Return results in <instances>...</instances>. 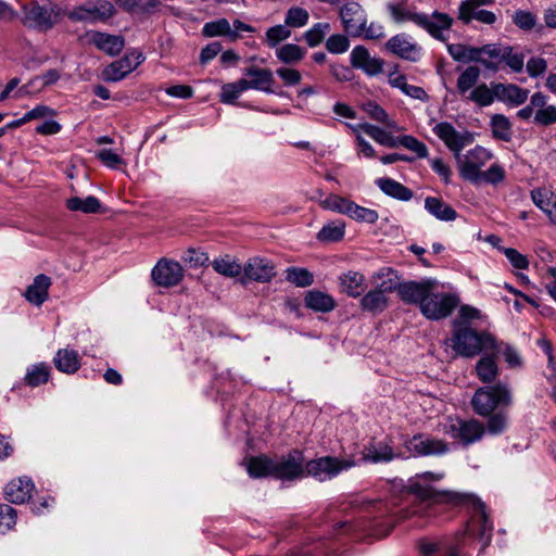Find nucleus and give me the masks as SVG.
Returning a JSON list of instances; mask_svg holds the SVG:
<instances>
[{
  "label": "nucleus",
  "mask_w": 556,
  "mask_h": 556,
  "mask_svg": "<svg viewBox=\"0 0 556 556\" xmlns=\"http://www.w3.org/2000/svg\"><path fill=\"white\" fill-rule=\"evenodd\" d=\"M443 473H434L426 471L420 475H416L414 479L409 480L408 490L415 494L418 498L430 504L438 505L447 503L451 505H468L475 510L476 517L472 521L470 531H476L473 527L478 525V535L481 540L485 539V543L490 541L491 532L493 529L492 522L485 513L484 504L471 494L457 493V492H437L432 486L426 482L428 480L438 481L443 478Z\"/></svg>",
  "instance_id": "1"
},
{
  "label": "nucleus",
  "mask_w": 556,
  "mask_h": 556,
  "mask_svg": "<svg viewBox=\"0 0 556 556\" xmlns=\"http://www.w3.org/2000/svg\"><path fill=\"white\" fill-rule=\"evenodd\" d=\"M387 9L395 23L402 24L412 22L425 29L434 39L442 42L448 40L447 34L454 22L448 14L434 11L432 14L428 15L416 12L414 9L401 3H389Z\"/></svg>",
  "instance_id": "2"
},
{
  "label": "nucleus",
  "mask_w": 556,
  "mask_h": 556,
  "mask_svg": "<svg viewBox=\"0 0 556 556\" xmlns=\"http://www.w3.org/2000/svg\"><path fill=\"white\" fill-rule=\"evenodd\" d=\"M454 330L451 338L446 340V344L451 346L455 353L463 357H475L480 353L493 351L500 354L501 348L495 338L489 332H478L467 325L454 321Z\"/></svg>",
  "instance_id": "3"
},
{
  "label": "nucleus",
  "mask_w": 556,
  "mask_h": 556,
  "mask_svg": "<svg viewBox=\"0 0 556 556\" xmlns=\"http://www.w3.org/2000/svg\"><path fill=\"white\" fill-rule=\"evenodd\" d=\"M471 404L478 415L490 416L497 407L511 404V393L505 383L479 388L472 396Z\"/></svg>",
  "instance_id": "4"
},
{
  "label": "nucleus",
  "mask_w": 556,
  "mask_h": 556,
  "mask_svg": "<svg viewBox=\"0 0 556 556\" xmlns=\"http://www.w3.org/2000/svg\"><path fill=\"white\" fill-rule=\"evenodd\" d=\"M522 121L532 119L533 124L546 127L556 123V106L548 103V99L542 92L531 96L530 102L517 112Z\"/></svg>",
  "instance_id": "5"
},
{
  "label": "nucleus",
  "mask_w": 556,
  "mask_h": 556,
  "mask_svg": "<svg viewBox=\"0 0 556 556\" xmlns=\"http://www.w3.org/2000/svg\"><path fill=\"white\" fill-rule=\"evenodd\" d=\"M22 10V24L42 31L51 29L58 23L60 16L59 9L51 3L40 5L37 2H30L24 4Z\"/></svg>",
  "instance_id": "6"
},
{
  "label": "nucleus",
  "mask_w": 556,
  "mask_h": 556,
  "mask_svg": "<svg viewBox=\"0 0 556 556\" xmlns=\"http://www.w3.org/2000/svg\"><path fill=\"white\" fill-rule=\"evenodd\" d=\"M460 176L470 182H480L481 167L492 157V154L481 146L467 151L465 154L458 152L455 156Z\"/></svg>",
  "instance_id": "7"
},
{
  "label": "nucleus",
  "mask_w": 556,
  "mask_h": 556,
  "mask_svg": "<svg viewBox=\"0 0 556 556\" xmlns=\"http://www.w3.org/2000/svg\"><path fill=\"white\" fill-rule=\"evenodd\" d=\"M458 305V298L451 293L434 292L430 289L426 299L421 303L420 312L432 320L446 318Z\"/></svg>",
  "instance_id": "8"
},
{
  "label": "nucleus",
  "mask_w": 556,
  "mask_h": 556,
  "mask_svg": "<svg viewBox=\"0 0 556 556\" xmlns=\"http://www.w3.org/2000/svg\"><path fill=\"white\" fill-rule=\"evenodd\" d=\"M353 466H355V463L351 459L323 456L307 462L305 464V472L307 476H312L318 481H326L337 477L340 472Z\"/></svg>",
  "instance_id": "9"
},
{
  "label": "nucleus",
  "mask_w": 556,
  "mask_h": 556,
  "mask_svg": "<svg viewBox=\"0 0 556 556\" xmlns=\"http://www.w3.org/2000/svg\"><path fill=\"white\" fill-rule=\"evenodd\" d=\"M305 473V459L300 450H292L287 455L274 459L273 477L292 481Z\"/></svg>",
  "instance_id": "10"
},
{
  "label": "nucleus",
  "mask_w": 556,
  "mask_h": 556,
  "mask_svg": "<svg viewBox=\"0 0 556 556\" xmlns=\"http://www.w3.org/2000/svg\"><path fill=\"white\" fill-rule=\"evenodd\" d=\"M114 5L108 0H88L73 9L68 17L75 22H105L115 14Z\"/></svg>",
  "instance_id": "11"
},
{
  "label": "nucleus",
  "mask_w": 556,
  "mask_h": 556,
  "mask_svg": "<svg viewBox=\"0 0 556 556\" xmlns=\"http://www.w3.org/2000/svg\"><path fill=\"white\" fill-rule=\"evenodd\" d=\"M494 4V0H465L458 8V20L469 24L476 20L482 24L492 25L497 21L495 13L483 9Z\"/></svg>",
  "instance_id": "12"
},
{
  "label": "nucleus",
  "mask_w": 556,
  "mask_h": 556,
  "mask_svg": "<svg viewBox=\"0 0 556 556\" xmlns=\"http://www.w3.org/2000/svg\"><path fill=\"white\" fill-rule=\"evenodd\" d=\"M432 130L444 142L450 151L453 152L454 156L456 154L458 155V152H462L466 146L473 142V136L471 132L467 130L458 131L447 122L438 123Z\"/></svg>",
  "instance_id": "13"
},
{
  "label": "nucleus",
  "mask_w": 556,
  "mask_h": 556,
  "mask_svg": "<svg viewBox=\"0 0 556 556\" xmlns=\"http://www.w3.org/2000/svg\"><path fill=\"white\" fill-rule=\"evenodd\" d=\"M153 281L161 287L177 286L184 278V269L180 263L161 258L151 271Z\"/></svg>",
  "instance_id": "14"
},
{
  "label": "nucleus",
  "mask_w": 556,
  "mask_h": 556,
  "mask_svg": "<svg viewBox=\"0 0 556 556\" xmlns=\"http://www.w3.org/2000/svg\"><path fill=\"white\" fill-rule=\"evenodd\" d=\"M345 31L353 36H362L366 26V14L363 8L354 1L346 2L340 11Z\"/></svg>",
  "instance_id": "15"
},
{
  "label": "nucleus",
  "mask_w": 556,
  "mask_h": 556,
  "mask_svg": "<svg viewBox=\"0 0 556 556\" xmlns=\"http://www.w3.org/2000/svg\"><path fill=\"white\" fill-rule=\"evenodd\" d=\"M437 281L432 279L403 282L399 287V295L402 301L409 304H418L419 308L430 289H435Z\"/></svg>",
  "instance_id": "16"
},
{
  "label": "nucleus",
  "mask_w": 556,
  "mask_h": 556,
  "mask_svg": "<svg viewBox=\"0 0 556 556\" xmlns=\"http://www.w3.org/2000/svg\"><path fill=\"white\" fill-rule=\"evenodd\" d=\"M484 431V426L476 419L457 420L452 424L448 429V433L454 439H458L465 444H470L480 440Z\"/></svg>",
  "instance_id": "17"
},
{
  "label": "nucleus",
  "mask_w": 556,
  "mask_h": 556,
  "mask_svg": "<svg viewBox=\"0 0 556 556\" xmlns=\"http://www.w3.org/2000/svg\"><path fill=\"white\" fill-rule=\"evenodd\" d=\"M387 49L393 54L412 61L417 62L420 59L421 48L406 35L397 34L390 38L387 42Z\"/></svg>",
  "instance_id": "18"
},
{
  "label": "nucleus",
  "mask_w": 556,
  "mask_h": 556,
  "mask_svg": "<svg viewBox=\"0 0 556 556\" xmlns=\"http://www.w3.org/2000/svg\"><path fill=\"white\" fill-rule=\"evenodd\" d=\"M479 47H470L462 43L447 45L450 55L458 62H477L482 64L486 70L492 72L498 71L497 62H490L485 58L479 56Z\"/></svg>",
  "instance_id": "19"
},
{
  "label": "nucleus",
  "mask_w": 556,
  "mask_h": 556,
  "mask_svg": "<svg viewBox=\"0 0 556 556\" xmlns=\"http://www.w3.org/2000/svg\"><path fill=\"white\" fill-rule=\"evenodd\" d=\"M242 271L248 280L262 283L269 282L276 276L273 262L262 257L250 258L243 266Z\"/></svg>",
  "instance_id": "20"
},
{
  "label": "nucleus",
  "mask_w": 556,
  "mask_h": 556,
  "mask_svg": "<svg viewBox=\"0 0 556 556\" xmlns=\"http://www.w3.org/2000/svg\"><path fill=\"white\" fill-rule=\"evenodd\" d=\"M350 59L353 67L364 71L369 76H375L382 71L383 61L371 56L364 46L354 47Z\"/></svg>",
  "instance_id": "21"
},
{
  "label": "nucleus",
  "mask_w": 556,
  "mask_h": 556,
  "mask_svg": "<svg viewBox=\"0 0 556 556\" xmlns=\"http://www.w3.org/2000/svg\"><path fill=\"white\" fill-rule=\"evenodd\" d=\"M143 61V54H136V62H132L130 55H125L108 65L103 71V77L106 81H119L135 71Z\"/></svg>",
  "instance_id": "22"
},
{
  "label": "nucleus",
  "mask_w": 556,
  "mask_h": 556,
  "mask_svg": "<svg viewBox=\"0 0 556 556\" xmlns=\"http://www.w3.org/2000/svg\"><path fill=\"white\" fill-rule=\"evenodd\" d=\"M408 448L420 456L441 455L447 451V444L442 440L418 434L409 441Z\"/></svg>",
  "instance_id": "23"
},
{
  "label": "nucleus",
  "mask_w": 556,
  "mask_h": 556,
  "mask_svg": "<svg viewBox=\"0 0 556 556\" xmlns=\"http://www.w3.org/2000/svg\"><path fill=\"white\" fill-rule=\"evenodd\" d=\"M339 283L341 292L351 298H358L364 294L366 290L365 276L355 270H349L339 276Z\"/></svg>",
  "instance_id": "24"
},
{
  "label": "nucleus",
  "mask_w": 556,
  "mask_h": 556,
  "mask_svg": "<svg viewBox=\"0 0 556 556\" xmlns=\"http://www.w3.org/2000/svg\"><path fill=\"white\" fill-rule=\"evenodd\" d=\"M34 491V483L30 479L18 478L10 481L5 486V497L14 504H23L28 501Z\"/></svg>",
  "instance_id": "25"
},
{
  "label": "nucleus",
  "mask_w": 556,
  "mask_h": 556,
  "mask_svg": "<svg viewBox=\"0 0 556 556\" xmlns=\"http://www.w3.org/2000/svg\"><path fill=\"white\" fill-rule=\"evenodd\" d=\"M90 41L109 55H117L124 48L125 41L122 36L110 35L100 31L90 33Z\"/></svg>",
  "instance_id": "26"
},
{
  "label": "nucleus",
  "mask_w": 556,
  "mask_h": 556,
  "mask_svg": "<svg viewBox=\"0 0 556 556\" xmlns=\"http://www.w3.org/2000/svg\"><path fill=\"white\" fill-rule=\"evenodd\" d=\"M496 99L514 106L523 104L529 91L514 84H495Z\"/></svg>",
  "instance_id": "27"
},
{
  "label": "nucleus",
  "mask_w": 556,
  "mask_h": 556,
  "mask_svg": "<svg viewBox=\"0 0 556 556\" xmlns=\"http://www.w3.org/2000/svg\"><path fill=\"white\" fill-rule=\"evenodd\" d=\"M531 199L535 206L545 213L549 222L556 225V194L548 189H533Z\"/></svg>",
  "instance_id": "28"
},
{
  "label": "nucleus",
  "mask_w": 556,
  "mask_h": 556,
  "mask_svg": "<svg viewBox=\"0 0 556 556\" xmlns=\"http://www.w3.org/2000/svg\"><path fill=\"white\" fill-rule=\"evenodd\" d=\"M371 282L376 289L383 292L384 294L393 291L399 292L401 285L396 271L390 267L381 268L371 276Z\"/></svg>",
  "instance_id": "29"
},
{
  "label": "nucleus",
  "mask_w": 556,
  "mask_h": 556,
  "mask_svg": "<svg viewBox=\"0 0 556 556\" xmlns=\"http://www.w3.org/2000/svg\"><path fill=\"white\" fill-rule=\"evenodd\" d=\"M244 75L251 77L249 80L251 81L253 89L266 93L274 92L273 85L275 79L270 70L251 66L244 71Z\"/></svg>",
  "instance_id": "30"
},
{
  "label": "nucleus",
  "mask_w": 556,
  "mask_h": 556,
  "mask_svg": "<svg viewBox=\"0 0 556 556\" xmlns=\"http://www.w3.org/2000/svg\"><path fill=\"white\" fill-rule=\"evenodd\" d=\"M51 286L50 277L41 274L35 277L34 282L26 289V299L35 304L41 305L48 298V290Z\"/></svg>",
  "instance_id": "31"
},
{
  "label": "nucleus",
  "mask_w": 556,
  "mask_h": 556,
  "mask_svg": "<svg viewBox=\"0 0 556 556\" xmlns=\"http://www.w3.org/2000/svg\"><path fill=\"white\" fill-rule=\"evenodd\" d=\"M425 208L437 219L443 222H452L457 218V212L440 198L427 197Z\"/></svg>",
  "instance_id": "32"
},
{
  "label": "nucleus",
  "mask_w": 556,
  "mask_h": 556,
  "mask_svg": "<svg viewBox=\"0 0 556 556\" xmlns=\"http://www.w3.org/2000/svg\"><path fill=\"white\" fill-rule=\"evenodd\" d=\"M488 355L481 357L476 364V374L483 383L493 382L498 376V367L493 351H489Z\"/></svg>",
  "instance_id": "33"
},
{
  "label": "nucleus",
  "mask_w": 556,
  "mask_h": 556,
  "mask_svg": "<svg viewBox=\"0 0 556 556\" xmlns=\"http://www.w3.org/2000/svg\"><path fill=\"white\" fill-rule=\"evenodd\" d=\"M359 304L363 311L377 314L388 307L389 299L387 294L374 288L362 296Z\"/></svg>",
  "instance_id": "34"
},
{
  "label": "nucleus",
  "mask_w": 556,
  "mask_h": 556,
  "mask_svg": "<svg viewBox=\"0 0 556 556\" xmlns=\"http://www.w3.org/2000/svg\"><path fill=\"white\" fill-rule=\"evenodd\" d=\"M376 184L383 193L394 199L409 201L413 198V191L394 179L379 178Z\"/></svg>",
  "instance_id": "35"
},
{
  "label": "nucleus",
  "mask_w": 556,
  "mask_h": 556,
  "mask_svg": "<svg viewBox=\"0 0 556 556\" xmlns=\"http://www.w3.org/2000/svg\"><path fill=\"white\" fill-rule=\"evenodd\" d=\"M245 467L252 478L273 477L274 459L266 455L253 456L247 459Z\"/></svg>",
  "instance_id": "36"
},
{
  "label": "nucleus",
  "mask_w": 556,
  "mask_h": 556,
  "mask_svg": "<svg viewBox=\"0 0 556 556\" xmlns=\"http://www.w3.org/2000/svg\"><path fill=\"white\" fill-rule=\"evenodd\" d=\"M53 363L60 371L65 374H74L80 366L77 352L68 349L59 350L53 358Z\"/></svg>",
  "instance_id": "37"
},
{
  "label": "nucleus",
  "mask_w": 556,
  "mask_h": 556,
  "mask_svg": "<svg viewBox=\"0 0 556 556\" xmlns=\"http://www.w3.org/2000/svg\"><path fill=\"white\" fill-rule=\"evenodd\" d=\"M304 301L305 305L315 312L327 313L336 307L334 299L331 295L318 290L308 291Z\"/></svg>",
  "instance_id": "38"
},
{
  "label": "nucleus",
  "mask_w": 556,
  "mask_h": 556,
  "mask_svg": "<svg viewBox=\"0 0 556 556\" xmlns=\"http://www.w3.org/2000/svg\"><path fill=\"white\" fill-rule=\"evenodd\" d=\"M351 128L353 131L363 130L366 135H368L371 139L381 146L395 148V137L375 125L362 123L355 126H351Z\"/></svg>",
  "instance_id": "39"
},
{
  "label": "nucleus",
  "mask_w": 556,
  "mask_h": 556,
  "mask_svg": "<svg viewBox=\"0 0 556 556\" xmlns=\"http://www.w3.org/2000/svg\"><path fill=\"white\" fill-rule=\"evenodd\" d=\"M202 34L205 37L226 36L231 41L238 39V35L236 31H232V27L227 18H218L216 21L205 23L202 28Z\"/></svg>",
  "instance_id": "40"
},
{
  "label": "nucleus",
  "mask_w": 556,
  "mask_h": 556,
  "mask_svg": "<svg viewBox=\"0 0 556 556\" xmlns=\"http://www.w3.org/2000/svg\"><path fill=\"white\" fill-rule=\"evenodd\" d=\"M213 269L225 277H238L243 269V266L230 255H224L215 258L212 262Z\"/></svg>",
  "instance_id": "41"
},
{
  "label": "nucleus",
  "mask_w": 556,
  "mask_h": 556,
  "mask_svg": "<svg viewBox=\"0 0 556 556\" xmlns=\"http://www.w3.org/2000/svg\"><path fill=\"white\" fill-rule=\"evenodd\" d=\"M480 68L477 66H468L457 78V91L460 96H466L477 85L480 78Z\"/></svg>",
  "instance_id": "42"
},
{
  "label": "nucleus",
  "mask_w": 556,
  "mask_h": 556,
  "mask_svg": "<svg viewBox=\"0 0 556 556\" xmlns=\"http://www.w3.org/2000/svg\"><path fill=\"white\" fill-rule=\"evenodd\" d=\"M66 207L73 212L79 211L86 214H91L99 212L101 203L93 195H89L85 199L73 197L66 201Z\"/></svg>",
  "instance_id": "43"
},
{
  "label": "nucleus",
  "mask_w": 556,
  "mask_h": 556,
  "mask_svg": "<svg viewBox=\"0 0 556 556\" xmlns=\"http://www.w3.org/2000/svg\"><path fill=\"white\" fill-rule=\"evenodd\" d=\"M467 99L480 106L491 105L496 99L495 84L490 88L486 84L476 86L467 96Z\"/></svg>",
  "instance_id": "44"
},
{
  "label": "nucleus",
  "mask_w": 556,
  "mask_h": 556,
  "mask_svg": "<svg viewBox=\"0 0 556 556\" xmlns=\"http://www.w3.org/2000/svg\"><path fill=\"white\" fill-rule=\"evenodd\" d=\"M344 215L357 222H364L368 224H375L379 217L375 210L361 206L351 200H349Z\"/></svg>",
  "instance_id": "45"
},
{
  "label": "nucleus",
  "mask_w": 556,
  "mask_h": 556,
  "mask_svg": "<svg viewBox=\"0 0 556 556\" xmlns=\"http://www.w3.org/2000/svg\"><path fill=\"white\" fill-rule=\"evenodd\" d=\"M345 223L343 220H333L325 225L317 233V239L321 242H337L344 236Z\"/></svg>",
  "instance_id": "46"
},
{
  "label": "nucleus",
  "mask_w": 556,
  "mask_h": 556,
  "mask_svg": "<svg viewBox=\"0 0 556 556\" xmlns=\"http://www.w3.org/2000/svg\"><path fill=\"white\" fill-rule=\"evenodd\" d=\"M116 4L130 13H150L160 4V0H115Z\"/></svg>",
  "instance_id": "47"
},
{
  "label": "nucleus",
  "mask_w": 556,
  "mask_h": 556,
  "mask_svg": "<svg viewBox=\"0 0 556 556\" xmlns=\"http://www.w3.org/2000/svg\"><path fill=\"white\" fill-rule=\"evenodd\" d=\"M50 376V368L48 365L40 363L31 365L27 368L25 375V382L30 387H38L46 383Z\"/></svg>",
  "instance_id": "48"
},
{
  "label": "nucleus",
  "mask_w": 556,
  "mask_h": 556,
  "mask_svg": "<svg viewBox=\"0 0 556 556\" xmlns=\"http://www.w3.org/2000/svg\"><path fill=\"white\" fill-rule=\"evenodd\" d=\"M305 55V50L298 45L287 43L276 51V56L283 63L292 64L300 62Z\"/></svg>",
  "instance_id": "49"
},
{
  "label": "nucleus",
  "mask_w": 556,
  "mask_h": 556,
  "mask_svg": "<svg viewBox=\"0 0 556 556\" xmlns=\"http://www.w3.org/2000/svg\"><path fill=\"white\" fill-rule=\"evenodd\" d=\"M286 279L292 285L304 288L314 282V277L311 271L305 268L290 267L286 270Z\"/></svg>",
  "instance_id": "50"
},
{
  "label": "nucleus",
  "mask_w": 556,
  "mask_h": 556,
  "mask_svg": "<svg viewBox=\"0 0 556 556\" xmlns=\"http://www.w3.org/2000/svg\"><path fill=\"white\" fill-rule=\"evenodd\" d=\"M491 127L493 136L497 139L508 141L511 137V124L509 119L502 115L496 114L491 118Z\"/></svg>",
  "instance_id": "51"
},
{
  "label": "nucleus",
  "mask_w": 556,
  "mask_h": 556,
  "mask_svg": "<svg viewBox=\"0 0 556 556\" xmlns=\"http://www.w3.org/2000/svg\"><path fill=\"white\" fill-rule=\"evenodd\" d=\"M330 31V24L323 22L316 23L308 30H306L303 35L306 43L309 47H316L320 45L325 38V36Z\"/></svg>",
  "instance_id": "52"
},
{
  "label": "nucleus",
  "mask_w": 556,
  "mask_h": 556,
  "mask_svg": "<svg viewBox=\"0 0 556 556\" xmlns=\"http://www.w3.org/2000/svg\"><path fill=\"white\" fill-rule=\"evenodd\" d=\"M309 20L308 11L300 7H291L285 17V24L289 28H300L307 24Z\"/></svg>",
  "instance_id": "53"
},
{
  "label": "nucleus",
  "mask_w": 556,
  "mask_h": 556,
  "mask_svg": "<svg viewBox=\"0 0 556 556\" xmlns=\"http://www.w3.org/2000/svg\"><path fill=\"white\" fill-rule=\"evenodd\" d=\"M364 458L372 463L390 462L394 458V453L388 445H372L366 448Z\"/></svg>",
  "instance_id": "54"
},
{
  "label": "nucleus",
  "mask_w": 556,
  "mask_h": 556,
  "mask_svg": "<svg viewBox=\"0 0 556 556\" xmlns=\"http://www.w3.org/2000/svg\"><path fill=\"white\" fill-rule=\"evenodd\" d=\"M502 63H505L514 73H521L525 66V54L515 51L514 47L505 46Z\"/></svg>",
  "instance_id": "55"
},
{
  "label": "nucleus",
  "mask_w": 556,
  "mask_h": 556,
  "mask_svg": "<svg viewBox=\"0 0 556 556\" xmlns=\"http://www.w3.org/2000/svg\"><path fill=\"white\" fill-rule=\"evenodd\" d=\"M399 146H402V147L415 152L416 155L420 159H425L428 155L427 146L413 136L405 135V136L395 138V148Z\"/></svg>",
  "instance_id": "56"
},
{
  "label": "nucleus",
  "mask_w": 556,
  "mask_h": 556,
  "mask_svg": "<svg viewBox=\"0 0 556 556\" xmlns=\"http://www.w3.org/2000/svg\"><path fill=\"white\" fill-rule=\"evenodd\" d=\"M291 30L285 25H275L266 31V42L269 47H276L279 42L290 38Z\"/></svg>",
  "instance_id": "57"
},
{
  "label": "nucleus",
  "mask_w": 556,
  "mask_h": 556,
  "mask_svg": "<svg viewBox=\"0 0 556 556\" xmlns=\"http://www.w3.org/2000/svg\"><path fill=\"white\" fill-rule=\"evenodd\" d=\"M16 523V510L7 505L0 504V533L4 534Z\"/></svg>",
  "instance_id": "58"
},
{
  "label": "nucleus",
  "mask_w": 556,
  "mask_h": 556,
  "mask_svg": "<svg viewBox=\"0 0 556 556\" xmlns=\"http://www.w3.org/2000/svg\"><path fill=\"white\" fill-rule=\"evenodd\" d=\"M349 199L338 194H329L326 199L320 200L319 204L323 208L345 214Z\"/></svg>",
  "instance_id": "59"
},
{
  "label": "nucleus",
  "mask_w": 556,
  "mask_h": 556,
  "mask_svg": "<svg viewBox=\"0 0 556 556\" xmlns=\"http://www.w3.org/2000/svg\"><path fill=\"white\" fill-rule=\"evenodd\" d=\"M513 22L522 30H531L536 24V16L525 10H518L513 15Z\"/></svg>",
  "instance_id": "60"
},
{
  "label": "nucleus",
  "mask_w": 556,
  "mask_h": 556,
  "mask_svg": "<svg viewBox=\"0 0 556 556\" xmlns=\"http://www.w3.org/2000/svg\"><path fill=\"white\" fill-rule=\"evenodd\" d=\"M350 41L346 36L336 34L330 36L326 41V48L330 53L341 54L348 51Z\"/></svg>",
  "instance_id": "61"
},
{
  "label": "nucleus",
  "mask_w": 556,
  "mask_h": 556,
  "mask_svg": "<svg viewBox=\"0 0 556 556\" xmlns=\"http://www.w3.org/2000/svg\"><path fill=\"white\" fill-rule=\"evenodd\" d=\"M505 46L497 43H489L479 47V56H488L490 62H497L498 65L502 63Z\"/></svg>",
  "instance_id": "62"
},
{
  "label": "nucleus",
  "mask_w": 556,
  "mask_h": 556,
  "mask_svg": "<svg viewBox=\"0 0 556 556\" xmlns=\"http://www.w3.org/2000/svg\"><path fill=\"white\" fill-rule=\"evenodd\" d=\"M182 260L191 267H200L208 262V255L205 252L188 249L184 254Z\"/></svg>",
  "instance_id": "63"
},
{
  "label": "nucleus",
  "mask_w": 556,
  "mask_h": 556,
  "mask_svg": "<svg viewBox=\"0 0 556 556\" xmlns=\"http://www.w3.org/2000/svg\"><path fill=\"white\" fill-rule=\"evenodd\" d=\"M505 177V172L498 164H493L488 170L481 172L480 181H485L492 185L501 182Z\"/></svg>",
  "instance_id": "64"
}]
</instances>
